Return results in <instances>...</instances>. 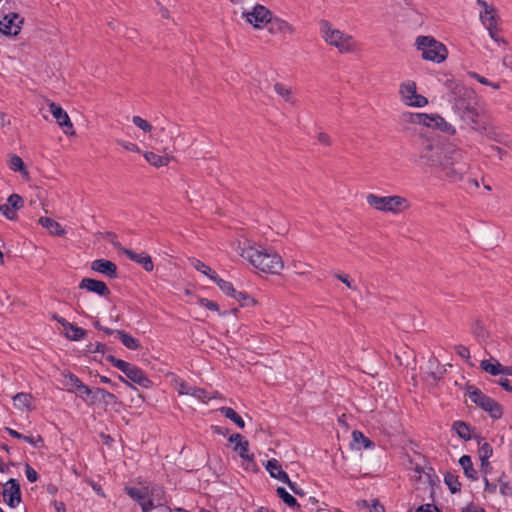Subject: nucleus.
<instances>
[{
  "label": "nucleus",
  "instance_id": "obj_1",
  "mask_svg": "<svg viewBox=\"0 0 512 512\" xmlns=\"http://www.w3.org/2000/svg\"><path fill=\"white\" fill-rule=\"evenodd\" d=\"M462 158L460 149L433 139H425L418 151V163L424 172L435 176L442 173L453 182L461 180L468 170Z\"/></svg>",
  "mask_w": 512,
  "mask_h": 512
},
{
  "label": "nucleus",
  "instance_id": "obj_2",
  "mask_svg": "<svg viewBox=\"0 0 512 512\" xmlns=\"http://www.w3.org/2000/svg\"><path fill=\"white\" fill-rule=\"evenodd\" d=\"M237 251L242 258L262 272L279 274L284 267L282 258L276 251L263 248L248 239L238 241Z\"/></svg>",
  "mask_w": 512,
  "mask_h": 512
},
{
  "label": "nucleus",
  "instance_id": "obj_3",
  "mask_svg": "<svg viewBox=\"0 0 512 512\" xmlns=\"http://www.w3.org/2000/svg\"><path fill=\"white\" fill-rule=\"evenodd\" d=\"M126 493L140 505L142 512H151L166 502L165 491L158 484H141L136 487H126Z\"/></svg>",
  "mask_w": 512,
  "mask_h": 512
},
{
  "label": "nucleus",
  "instance_id": "obj_4",
  "mask_svg": "<svg viewBox=\"0 0 512 512\" xmlns=\"http://www.w3.org/2000/svg\"><path fill=\"white\" fill-rule=\"evenodd\" d=\"M320 34L326 44L335 47L340 53H351L356 48L353 37L337 28H334L328 21L321 20Z\"/></svg>",
  "mask_w": 512,
  "mask_h": 512
},
{
  "label": "nucleus",
  "instance_id": "obj_5",
  "mask_svg": "<svg viewBox=\"0 0 512 512\" xmlns=\"http://www.w3.org/2000/svg\"><path fill=\"white\" fill-rule=\"evenodd\" d=\"M369 206L383 213L398 215L410 208L409 201L400 195L378 196L370 193L366 196Z\"/></svg>",
  "mask_w": 512,
  "mask_h": 512
},
{
  "label": "nucleus",
  "instance_id": "obj_6",
  "mask_svg": "<svg viewBox=\"0 0 512 512\" xmlns=\"http://www.w3.org/2000/svg\"><path fill=\"white\" fill-rule=\"evenodd\" d=\"M415 46L426 61L441 63L446 60L448 55L445 45L432 36H418L415 40Z\"/></svg>",
  "mask_w": 512,
  "mask_h": 512
},
{
  "label": "nucleus",
  "instance_id": "obj_7",
  "mask_svg": "<svg viewBox=\"0 0 512 512\" xmlns=\"http://www.w3.org/2000/svg\"><path fill=\"white\" fill-rule=\"evenodd\" d=\"M449 87L448 100L455 113L476 104V94L472 89L459 83H452Z\"/></svg>",
  "mask_w": 512,
  "mask_h": 512
},
{
  "label": "nucleus",
  "instance_id": "obj_8",
  "mask_svg": "<svg viewBox=\"0 0 512 512\" xmlns=\"http://www.w3.org/2000/svg\"><path fill=\"white\" fill-rule=\"evenodd\" d=\"M408 116L409 122L412 124H419L427 128L437 129L448 135H454L456 133L455 127L439 114L409 113Z\"/></svg>",
  "mask_w": 512,
  "mask_h": 512
},
{
  "label": "nucleus",
  "instance_id": "obj_9",
  "mask_svg": "<svg viewBox=\"0 0 512 512\" xmlns=\"http://www.w3.org/2000/svg\"><path fill=\"white\" fill-rule=\"evenodd\" d=\"M106 360L109 361L114 367L122 371L126 375V377L130 379L132 382L145 388H148L151 385V381L149 380V378L137 366L128 363L124 360L117 359L113 355H108L106 357Z\"/></svg>",
  "mask_w": 512,
  "mask_h": 512
},
{
  "label": "nucleus",
  "instance_id": "obj_10",
  "mask_svg": "<svg viewBox=\"0 0 512 512\" xmlns=\"http://www.w3.org/2000/svg\"><path fill=\"white\" fill-rule=\"evenodd\" d=\"M466 394L473 403L488 412L492 418L498 419L501 417V406L494 399L485 395L480 389L468 386Z\"/></svg>",
  "mask_w": 512,
  "mask_h": 512
},
{
  "label": "nucleus",
  "instance_id": "obj_11",
  "mask_svg": "<svg viewBox=\"0 0 512 512\" xmlns=\"http://www.w3.org/2000/svg\"><path fill=\"white\" fill-rule=\"evenodd\" d=\"M399 94L402 102L407 106L422 108L428 104V99L417 93V87L414 81H404L400 85Z\"/></svg>",
  "mask_w": 512,
  "mask_h": 512
},
{
  "label": "nucleus",
  "instance_id": "obj_12",
  "mask_svg": "<svg viewBox=\"0 0 512 512\" xmlns=\"http://www.w3.org/2000/svg\"><path fill=\"white\" fill-rule=\"evenodd\" d=\"M23 24V18L19 14L10 12L0 20V33L6 36H16Z\"/></svg>",
  "mask_w": 512,
  "mask_h": 512
},
{
  "label": "nucleus",
  "instance_id": "obj_13",
  "mask_svg": "<svg viewBox=\"0 0 512 512\" xmlns=\"http://www.w3.org/2000/svg\"><path fill=\"white\" fill-rule=\"evenodd\" d=\"M1 494L3 495L5 503L11 508H15L21 502L20 485L16 479H9L4 484Z\"/></svg>",
  "mask_w": 512,
  "mask_h": 512
},
{
  "label": "nucleus",
  "instance_id": "obj_14",
  "mask_svg": "<svg viewBox=\"0 0 512 512\" xmlns=\"http://www.w3.org/2000/svg\"><path fill=\"white\" fill-rule=\"evenodd\" d=\"M49 109L58 125L63 129L64 133L67 135H74L75 131L73 129V124L67 112L55 102L49 103Z\"/></svg>",
  "mask_w": 512,
  "mask_h": 512
},
{
  "label": "nucleus",
  "instance_id": "obj_15",
  "mask_svg": "<svg viewBox=\"0 0 512 512\" xmlns=\"http://www.w3.org/2000/svg\"><path fill=\"white\" fill-rule=\"evenodd\" d=\"M24 205V200L19 194H11L5 204L0 205V213L9 220L17 218V211Z\"/></svg>",
  "mask_w": 512,
  "mask_h": 512
},
{
  "label": "nucleus",
  "instance_id": "obj_16",
  "mask_svg": "<svg viewBox=\"0 0 512 512\" xmlns=\"http://www.w3.org/2000/svg\"><path fill=\"white\" fill-rule=\"evenodd\" d=\"M246 20L256 28H261L270 21V12L262 5H257L252 11L244 12Z\"/></svg>",
  "mask_w": 512,
  "mask_h": 512
},
{
  "label": "nucleus",
  "instance_id": "obj_17",
  "mask_svg": "<svg viewBox=\"0 0 512 512\" xmlns=\"http://www.w3.org/2000/svg\"><path fill=\"white\" fill-rule=\"evenodd\" d=\"M80 289H86L89 292H93L99 296H107L110 293L107 285L100 280L92 278H84L79 284Z\"/></svg>",
  "mask_w": 512,
  "mask_h": 512
},
{
  "label": "nucleus",
  "instance_id": "obj_18",
  "mask_svg": "<svg viewBox=\"0 0 512 512\" xmlns=\"http://www.w3.org/2000/svg\"><path fill=\"white\" fill-rule=\"evenodd\" d=\"M477 2L483 8V10L480 12V21L485 26V28H488L490 23L492 26H498V16L496 9L484 0H477Z\"/></svg>",
  "mask_w": 512,
  "mask_h": 512
},
{
  "label": "nucleus",
  "instance_id": "obj_19",
  "mask_svg": "<svg viewBox=\"0 0 512 512\" xmlns=\"http://www.w3.org/2000/svg\"><path fill=\"white\" fill-rule=\"evenodd\" d=\"M91 269L97 273L110 278L117 277V266L112 261L106 259H97L91 263Z\"/></svg>",
  "mask_w": 512,
  "mask_h": 512
},
{
  "label": "nucleus",
  "instance_id": "obj_20",
  "mask_svg": "<svg viewBox=\"0 0 512 512\" xmlns=\"http://www.w3.org/2000/svg\"><path fill=\"white\" fill-rule=\"evenodd\" d=\"M123 253L131 260L140 264L144 270L150 272L153 270L151 257L146 253H135L130 249L122 248Z\"/></svg>",
  "mask_w": 512,
  "mask_h": 512
},
{
  "label": "nucleus",
  "instance_id": "obj_21",
  "mask_svg": "<svg viewBox=\"0 0 512 512\" xmlns=\"http://www.w3.org/2000/svg\"><path fill=\"white\" fill-rule=\"evenodd\" d=\"M266 470L269 472L270 476L272 478H275L283 483L288 482L289 476L288 474L282 469L281 465L279 464L278 460L271 459L266 464Z\"/></svg>",
  "mask_w": 512,
  "mask_h": 512
},
{
  "label": "nucleus",
  "instance_id": "obj_22",
  "mask_svg": "<svg viewBox=\"0 0 512 512\" xmlns=\"http://www.w3.org/2000/svg\"><path fill=\"white\" fill-rule=\"evenodd\" d=\"M456 114L470 127L476 128L478 125L479 113L475 105L456 112Z\"/></svg>",
  "mask_w": 512,
  "mask_h": 512
},
{
  "label": "nucleus",
  "instance_id": "obj_23",
  "mask_svg": "<svg viewBox=\"0 0 512 512\" xmlns=\"http://www.w3.org/2000/svg\"><path fill=\"white\" fill-rule=\"evenodd\" d=\"M7 165L13 172H19L23 177H28L29 172L25 167L23 160L16 154H9Z\"/></svg>",
  "mask_w": 512,
  "mask_h": 512
},
{
  "label": "nucleus",
  "instance_id": "obj_24",
  "mask_svg": "<svg viewBox=\"0 0 512 512\" xmlns=\"http://www.w3.org/2000/svg\"><path fill=\"white\" fill-rule=\"evenodd\" d=\"M39 223L53 235L63 236L65 234V230L61 227V225L55 220L48 217H41L39 219Z\"/></svg>",
  "mask_w": 512,
  "mask_h": 512
},
{
  "label": "nucleus",
  "instance_id": "obj_25",
  "mask_svg": "<svg viewBox=\"0 0 512 512\" xmlns=\"http://www.w3.org/2000/svg\"><path fill=\"white\" fill-rule=\"evenodd\" d=\"M459 464L464 470V474L468 479L476 480L477 479V471L474 469L471 457L468 455H463L459 459Z\"/></svg>",
  "mask_w": 512,
  "mask_h": 512
},
{
  "label": "nucleus",
  "instance_id": "obj_26",
  "mask_svg": "<svg viewBox=\"0 0 512 512\" xmlns=\"http://www.w3.org/2000/svg\"><path fill=\"white\" fill-rule=\"evenodd\" d=\"M480 367L485 372L494 376L502 374V364L496 359L482 360Z\"/></svg>",
  "mask_w": 512,
  "mask_h": 512
},
{
  "label": "nucleus",
  "instance_id": "obj_27",
  "mask_svg": "<svg viewBox=\"0 0 512 512\" xmlns=\"http://www.w3.org/2000/svg\"><path fill=\"white\" fill-rule=\"evenodd\" d=\"M478 454L481 461V467L486 470L490 465L488 460L493 454L492 446L487 442L482 443L479 446Z\"/></svg>",
  "mask_w": 512,
  "mask_h": 512
},
{
  "label": "nucleus",
  "instance_id": "obj_28",
  "mask_svg": "<svg viewBox=\"0 0 512 512\" xmlns=\"http://www.w3.org/2000/svg\"><path fill=\"white\" fill-rule=\"evenodd\" d=\"M62 384L66 387L68 392H74L80 387L82 381L72 373H63Z\"/></svg>",
  "mask_w": 512,
  "mask_h": 512
},
{
  "label": "nucleus",
  "instance_id": "obj_29",
  "mask_svg": "<svg viewBox=\"0 0 512 512\" xmlns=\"http://www.w3.org/2000/svg\"><path fill=\"white\" fill-rule=\"evenodd\" d=\"M65 336L72 341H79L84 338L86 331L72 323H68L65 327Z\"/></svg>",
  "mask_w": 512,
  "mask_h": 512
},
{
  "label": "nucleus",
  "instance_id": "obj_30",
  "mask_svg": "<svg viewBox=\"0 0 512 512\" xmlns=\"http://www.w3.org/2000/svg\"><path fill=\"white\" fill-rule=\"evenodd\" d=\"M274 91L286 102L294 104L295 99L293 96V92L290 87L284 85L283 83H276L274 85Z\"/></svg>",
  "mask_w": 512,
  "mask_h": 512
},
{
  "label": "nucleus",
  "instance_id": "obj_31",
  "mask_svg": "<svg viewBox=\"0 0 512 512\" xmlns=\"http://www.w3.org/2000/svg\"><path fill=\"white\" fill-rule=\"evenodd\" d=\"M116 334L118 335L120 341L126 348L130 350H136L139 348V341L136 338L129 335L128 333H126L125 331L117 330Z\"/></svg>",
  "mask_w": 512,
  "mask_h": 512
},
{
  "label": "nucleus",
  "instance_id": "obj_32",
  "mask_svg": "<svg viewBox=\"0 0 512 512\" xmlns=\"http://www.w3.org/2000/svg\"><path fill=\"white\" fill-rule=\"evenodd\" d=\"M453 430L463 440H470L472 438L469 425L463 421H455L453 423Z\"/></svg>",
  "mask_w": 512,
  "mask_h": 512
},
{
  "label": "nucleus",
  "instance_id": "obj_33",
  "mask_svg": "<svg viewBox=\"0 0 512 512\" xmlns=\"http://www.w3.org/2000/svg\"><path fill=\"white\" fill-rule=\"evenodd\" d=\"M146 161L154 167L166 166L169 163V158L155 154L154 152L144 153Z\"/></svg>",
  "mask_w": 512,
  "mask_h": 512
},
{
  "label": "nucleus",
  "instance_id": "obj_34",
  "mask_svg": "<svg viewBox=\"0 0 512 512\" xmlns=\"http://www.w3.org/2000/svg\"><path fill=\"white\" fill-rule=\"evenodd\" d=\"M220 412L228 419L233 421L239 428L243 429L245 426L244 420L230 407L220 408Z\"/></svg>",
  "mask_w": 512,
  "mask_h": 512
},
{
  "label": "nucleus",
  "instance_id": "obj_35",
  "mask_svg": "<svg viewBox=\"0 0 512 512\" xmlns=\"http://www.w3.org/2000/svg\"><path fill=\"white\" fill-rule=\"evenodd\" d=\"M13 403L18 409H28L31 404V396L26 393H18L13 397Z\"/></svg>",
  "mask_w": 512,
  "mask_h": 512
},
{
  "label": "nucleus",
  "instance_id": "obj_36",
  "mask_svg": "<svg viewBox=\"0 0 512 512\" xmlns=\"http://www.w3.org/2000/svg\"><path fill=\"white\" fill-rule=\"evenodd\" d=\"M94 399L96 400H102L105 403H114L116 401V396L108 392L107 390L103 388H95L94 389Z\"/></svg>",
  "mask_w": 512,
  "mask_h": 512
},
{
  "label": "nucleus",
  "instance_id": "obj_37",
  "mask_svg": "<svg viewBox=\"0 0 512 512\" xmlns=\"http://www.w3.org/2000/svg\"><path fill=\"white\" fill-rule=\"evenodd\" d=\"M212 281H214L225 294L231 297L236 291L231 282L225 281L219 278L217 275H212Z\"/></svg>",
  "mask_w": 512,
  "mask_h": 512
},
{
  "label": "nucleus",
  "instance_id": "obj_38",
  "mask_svg": "<svg viewBox=\"0 0 512 512\" xmlns=\"http://www.w3.org/2000/svg\"><path fill=\"white\" fill-rule=\"evenodd\" d=\"M234 451L239 454V456L248 461H252L254 459L253 454H249V442L246 440L242 443H238V445L234 446Z\"/></svg>",
  "mask_w": 512,
  "mask_h": 512
},
{
  "label": "nucleus",
  "instance_id": "obj_39",
  "mask_svg": "<svg viewBox=\"0 0 512 512\" xmlns=\"http://www.w3.org/2000/svg\"><path fill=\"white\" fill-rule=\"evenodd\" d=\"M190 264L199 272H201L202 274L206 275L207 277H209L211 280H212V275H217L214 271H212V269L207 266L205 263H203L202 261L198 260V259H191L190 260Z\"/></svg>",
  "mask_w": 512,
  "mask_h": 512
},
{
  "label": "nucleus",
  "instance_id": "obj_40",
  "mask_svg": "<svg viewBox=\"0 0 512 512\" xmlns=\"http://www.w3.org/2000/svg\"><path fill=\"white\" fill-rule=\"evenodd\" d=\"M276 492L279 498H281L283 502H285L289 507H299L296 499L291 494H289L285 488L278 487Z\"/></svg>",
  "mask_w": 512,
  "mask_h": 512
},
{
  "label": "nucleus",
  "instance_id": "obj_41",
  "mask_svg": "<svg viewBox=\"0 0 512 512\" xmlns=\"http://www.w3.org/2000/svg\"><path fill=\"white\" fill-rule=\"evenodd\" d=\"M444 481H445V483L447 484V486L449 487V489L451 490L452 493H456V492L460 491L461 484L458 481L457 476H455V475H453L451 473H447L445 475Z\"/></svg>",
  "mask_w": 512,
  "mask_h": 512
},
{
  "label": "nucleus",
  "instance_id": "obj_42",
  "mask_svg": "<svg viewBox=\"0 0 512 512\" xmlns=\"http://www.w3.org/2000/svg\"><path fill=\"white\" fill-rule=\"evenodd\" d=\"M352 437L353 441L363 448H371L373 446V443L360 431H353Z\"/></svg>",
  "mask_w": 512,
  "mask_h": 512
},
{
  "label": "nucleus",
  "instance_id": "obj_43",
  "mask_svg": "<svg viewBox=\"0 0 512 512\" xmlns=\"http://www.w3.org/2000/svg\"><path fill=\"white\" fill-rule=\"evenodd\" d=\"M232 298L238 301L241 306H252L255 304V300L244 292L235 291Z\"/></svg>",
  "mask_w": 512,
  "mask_h": 512
},
{
  "label": "nucleus",
  "instance_id": "obj_44",
  "mask_svg": "<svg viewBox=\"0 0 512 512\" xmlns=\"http://www.w3.org/2000/svg\"><path fill=\"white\" fill-rule=\"evenodd\" d=\"M472 333L478 340H485L488 332L480 321H476L472 326Z\"/></svg>",
  "mask_w": 512,
  "mask_h": 512
},
{
  "label": "nucleus",
  "instance_id": "obj_45",
  "mask_svg": "<svg viewBox=\"0 0 512 512\" xmlns=\"http://www.w3.org/2000/svg\"><path fill=\"white\" fill-rule=\"evenodd\" d=\"M506 478L507 477L504 474H502L498 479L499 490L503 496H509L512 494V486L509 484Z\"/></svg>",
  "mask_w": 512,
  "mask_h": 512
},
{
  "label": "nucleus",
  "instance_id": "obj_46",
  "mask_svg": "<svg viewBox=\"0 0 512 512\" xmlns=\"http://www.w3.org/2000/svg\"><path fill=\"white\" fill-rule=\"evenodd\" d=\"M486 29L488 30L489 36L495 43H497L498 45H507L506 40L499 35L498 26H492V24L490 23L489 27Z\"/></svg>",
  "mask_w": 512,
  "mask_h": 512
},
{
  "label": "nucleus",
  "instance_id": "obj_47",
  "mask_svg": "<svg viewBox=\"0 0 512 512\" xmlns=\"http://www.w3.org/2000/svg\"><path fill=\"white\" fill-rule=\"evenodd\" d=\"M132 122L144 132H150L152 130L151 124L140 116H133Z\"/></svg>",
  "mask_w": 512,
  "mask_h": 512
},
{
  "label": "nucleus",
  "instance_id": "obj_48",
  "mask_svg": "<svg viewBox=\"0 0 512 512\" xmlns=\"http://www.w3.org/2000/svg\"><path fill=\"white\" fill-rule=\"evenodd\" d=\"M78 392V394L80 396H86L87 399H90V402L91 403H94L95 402V399H94V389H91L89 388L87 385L85 384H81L80 387L76 390Z\"/></svg>",
  "mask_w": 512,
  "mask_h": 512
},
{
  "label": "nucleus",
  "instance_id": "obj_49",
  "mask_svg": "<svg viewBox=\"0 0 512 512\" xmlns=\"http://www.w3.org/2000/svg\"><path fill=\"white\" fill-rule=\"evenodd\" d=\"M189 395H191L192 397H194L198 400L204 401V402L206 400L210 399L206 390H204L202 388L194 387V386H192V389H191V392Z\"/></svg>",
  "mask_w": 512,
  "mask_h": 512
},
{
  "label": "nucleus",
  "instance_id": "obj_50",
  "mask_svg": "<svg viewBox=\"0 0 512 512\" xmlns=\"http://www.w3.org/2000/svg\"><path fill=\"white\" fill-rule=\"evenodd\" d=\"M176 390L179 395H189L192 389V386L188 385L183 380H176Z\"/></svg>",
  "mask_w": 512,
  "mask_h": 512
},
{
  "label": "nucleus",
  "instance_id": "obj_51",
  "mask_svg": "<svg viewBox=\"0 0 512 512\" xmlns=\"http://www.w3.org/2000/svg\"><path fill=\"white\" fill-rule=\"evenodd\" d=\"M199 305L212 311H219V306L216 302L206 298L199 299Z\"/></svg>",
  "mask_w": 512,
  "mask_h": 512
},
{
  "label": "nucleus",
  "instance_id": "obj_52",
  "mask_svg": "<svg viewBox=\"0 0 512 512\" xmlns=\"http://www.w3.org/2000/svg\"><path fill=\"white\" fill-rule=\"evenodd\" d=\"M25 474L29 482L33 483L38 480V473L37 471L32 468L29 464L25 465Z\"/></svg>",
  "mask_w": 512,
  "mask_h": 512
},
{
  "label": "nucleus",
  "instance_id": "obj_53",
  "mask_svg": "<svg viewBox=\"0 0 512 512\" xmlns=\"http://www.w3.org/2000/svg\"><path fill=\"white\" fill-rule=\"evenodd\" d=\"M117 143L127 151L135 152V153L140 152V148L135 143L127 142V141H123V140H118Z\"/></svg>",
  "mask_w": 512,
  "mask_h": 512
},
{
  "label": "nucleus",
  "instance_id": "obj_54",
  "mask_svg": "<svg viewBox=\"0 0 512 512\" xmlns=\"http://www.w3.org/2000/svg\"><path fill=\"white\" fill-rule=\"evenodd\" d=\"M25 442L33 445L34 447H39V444L43 443V439L41 436H37L36 438L33 436H25L22 438Z\"/></svg>",
  "mask_w": 512,
  "mask_h": 512
},
{
  "label": "nucleus",
  "instance_id": "obj_55",
  "mask_svg": "<svg viewBox=\"0 0 512 512\" xmlns=\"http://www.w3.org/2000/svg\"><path fill=\"white\" fill-rule=\"evenodd\" d=\"M456 353L463 359H469L470 358V352L469 349L463 345L456 346Z\"/></svg>",
  "mask_w": 512,
  "mask_h": 512
},
{
  "label": "nucleus",
  "instance_id": "obj_56",
  "mask_svg": "<svg viewBox=\"0 0 512 512\" xmlns=\"http://www.w3.org/2000/svg\"><path fill=\"white\" fill-rule=\"evenodd\" d=\"M468 75H469L471 78H473V79L477 80L478 82H480V83H481V84H483V85H486V86H487L488 84H491V81H489L487 78H485V77H483V76L479 75V74H478V73H476V72H469V73H468Z\"/></svg>",
  "mask_w": 512,
  "mask_h": 512
},
{
  "label": "nucleus",
  "instance_id": "obj_57",
  "mask_svg": "<svg viewBox=\"0 0 512 512\" xmlns=\"http://www.w3.org/2000/svg\"><path fill=\"white\" fill-rule=\"evenodd\" d=\"M289 488L293 491V493L297 494V495H304V492L303 490L295 483V482H292L290 480V478L288 479V482H285Z\"/></svg>",
  "mask_w": 512,
  "mask_h": 512
},
{
  "label": "nucleus",
  "instance_id": "obj_58",
  "mask_svg": "<svg viewBox=\"0 0 512 512\" xmlns=\"http://www.w3.org/2000/svg\"><path fill=\"white\" fill-rule=\"evenodd\" d=\"M335 276L342 282L344 283L348 288L352 289V290H355L356 287L354 285H352L351 281L349 280V277L347 275H342V274H335Z\"/></svg>",
  "mask_w": 512,
  "mask_h": 512
},
{
  "label": "nucleus",
  "instance_id": "obj_59",
  "mask_svg": "<svg viewBox=\"0 0 512 512\" xmlns=\"http://www.w3.org/2000/svg\"><path fill=\"white\" fill-rule=\"evenodd\" d=\"M502 65L505 68L512 70V55L511 54H506L503 56Z\"/></svg>",
  "mask_w": 512,
  "mask_h": 512
},
{
  "label": "nucleus",
  "instance_id": "obj_60",
  "mask_svg": "<svg viewBox=\"0 0 512 512\" xmlns=\"http://www.w3.org/2000/svg\"><path fill=\"white\" fill-rule=\"evenodd\" d=\"M485 481V491L489 493H495L497 490L496 483H490L487 478H484Z\"/></svg>",
  "mask_w": 512,
  "mask_h": 512
},
{
  "label": "nucleus",
  "instance_id": "obj_61",
  "mask_svg": "<svg viewBox=\"0 0 512 512\" xmlns=\"http://www.w3.org/2000/svg\"><path fill=\"white\" fill-rule=\"evenodd\" d=\"M318 141L324 145H330L331 144V141H330V137L326 134V133H319L318 136Z\"/></svg>",
  "mask_w": 512,
  "mask_h": 512
},
{
  "label": "nucleus",
  "instance_id": "obj_62",
  "mask_svg": "<svg viewBox=\"0 0 512 512\" xmlns=\"http://www.w3.org/2000/svg\"><path fill=\"white\" fill-rule=\"evenodd\" d=\"M244 438L241 434H232L230 437H229V442L231 443H234L235 445H238V443H242L244 442Z\"/></svg>",
  "mask_w": 512,
  "mask_h": 512
},
{
  "label": "nucleus",
  "instance_id": "obj_63",
  "mask_svg": "<svg viewBox=\"0 0 512 512\" xmlns=\"http://www.w3.org/2000/svg\"><path fill=\"white\" fill-rule=\"evenodd\" d=\"M498 384L503 387L506 391L512 392V386L507 378H501Z\"/></svg>",
  "mask_w": 512,
  "mask_h": 512
},
{
  "label": "nucleus",
  "instance_id": "obj_64",
  "mask_svg": "<svg viewBox=\"0 0 512 512\" xmlns=\"http://www.w3.org/2000/svg\"><path fill=\"white\" fill-rule=\"evenodd\" d=\"M6 432L13 438H16V439H21L24 438V435H22L21 433L17 432L16 430L14 429H11L9 427H6L5 428Z\"/></svg>",
  "mask_w": 512,
  "mask_h": 512
}]
</instances>
